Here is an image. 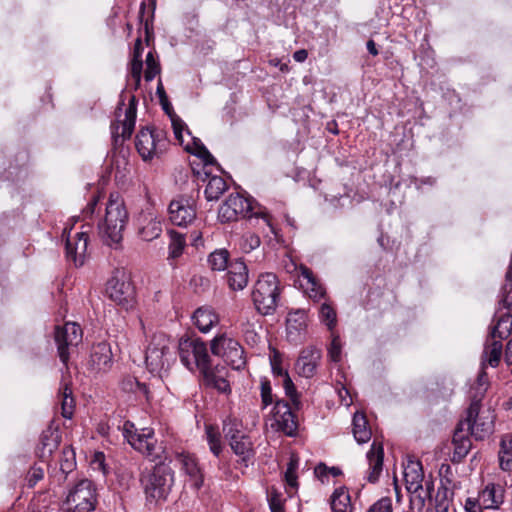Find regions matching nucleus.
I'll list each match as a JSON object with an SVG mask.
<instances>
[{"label": "nucleus", "instance_id": "nucleus-63", "mask_svg": "<svg viewBox=\"0 0 512 512\" xmlns=\"http://www.w3.org/2000/svg\"><path fill=\"white\" fill-rule=\"evenodd\" d=\"M156 93H157L158 97L160 98L163 108L165 110H168L169 104L167 103L166 93H165V90H164V87H163L161 81H159V83H158Z\"/></svg>", "mask_w": 512, "mask_h": 512}, {"label": "nucleus", "instance_id": "nucleus-60", "mask_svg": "<svg viewBox=\"0 0 512 512\" xmlns=\"http://www.w3.org/2000/svg\"><path fill=\"white\" fill-rule=\"evenodd\" d=\"M314 474L322 483H325L328 481V478H329L328 467L324 463H320L315 467Z\"/></svg>", "mask_w": 512, "mask_h": 512}, {"label": "nucleus", "instance_id": "nucleus-30", "mask_svg": "<svg viewBox=\"0 0 512 512\" xmlns=\"http://www.w3.org/2000/svg\"><path fill=\"white\" fill-rule=\"evenodd\" d=\"M479 499L486 509H496L504 499L503 489L499 485L488 484L480 493Z\"/></svg>", "mask_w": 512, "mask_h": 512}, {"label": "nucleus", "instance_id": "nucleus-14", "mask_svg": "<svg viewBox=\"0 0 512 512\" xmlns=\"http://www.w3.org/2000/svg\"><path fill=\"white\" fill-rule=\"evenodd\" d=\"M137 113V100L131 95L128 105L123 102L118 105L116 113V121L111 125L114 136H121L123 139L129 138L135 127Z\"/></svg>", "mask_w": 512, "mask_h": 512}, {"label": "nucleus", "instance_id": "nucleus-52", "mask_svg": "<svg viewBox=\"0 0 512 512\" xmlns=\"http://www.w3.org/2000/svg\"><path fill=\"white\" fill-rule=\"evenodd\" d=\"M267 497L271 512H285L284 499L274 488L268 491Z\"/></svg>", "mask_w": 512, "mask_h": 512}, {"label": "nucleus", "instance_id": "nucleus-29", "mask_svg": "<svg viewBox=\"0 0 512 512\" xmlns=\"http://www.w3.org/2000/svg\"><path fill=\"white\" fill-rule=\"evenodd\" d=\"M58 400L61 405L62 416L66 419H71L74 414L75 400L70 387V381L66 378H63L60 384Z\"/></svg>", "mask_w": 512, "mask_h": 512}, {"label": "nucleus", "instance_id": "nucleus-45", "mask_svg": "<svg viewBox=\"0 0 512 512\" xmlns=\"http://www.w3.org/2000/svg\"><path fill=\"white\" fill-rule=\"evenodd\" d=\"M269 361L274 376L283 377L288 374L283 367L282 354L277 349L270 347Z\"/></svg>", "mask_w": 512, "mask_h": 512}, {"label": "nucleus", "instance_id": "nucleus-62", "mask_svg": "<svg viewBox=\"0 0 512 512\" xmlns=\"http://www.w3.org/2000/svg\"><path fill=\"white\" fill-rule=\"evenodd\" d=\"M242 332L245 333V337L247 341H252L253 343H256L258 341V336L256 333H254L253 330L249 329L248 323L245 324L244 322L240 323Z\"/></svg>", "mask_w": 512, "mask_h": 512}, {"label": "nucleus", "instance_id": "nucleus-34", "mask_svg": "<svg viewBox=\"0 0 512 512\" xmlns=\"http://www.w3.org/2000/svg\"><path fill=\"white\" fill-rule=\"evenodd\" d=\"M143 45L141 38H137L134 44L133 57L131 60V76L135 81V89H137L141 82L143 61H142Z\"/></svg>", "mask_w": 512, "mask_h": 512}, {"label": "nucleus", "instance_id": "nucleus-37", "mask_svg": "<svg viewBox=\"0 0 512 512\" xmlns=\"http://www.w3.org/2000/svg\"><path fill=\"white\" fill-rule=\"evenodd\" d=\"M162 232L161 222L155 218H144L139 227V236L144 241H152L160 236Z\"/></svg>", "mask_w": 512, "mask_h": 512}, {"label": "nucleus", "instance_id": "nucleus-42", "mask_svg": "<svg viewBox=\"0 0 512 512\" xmlns=\"http://www.w3.org/2000/svg\"><path fill=\"white\" fill-rule=\"evenodd\" d=\"M242 423L237 418L228 417L223 422V432L225 437L230 441L244 436L241 431Z\"/></svg>", "mask_w": 512, "mask_h": 512}, {"label": "nucleus", "instance_id": "nucleus-57", "mask_svg": "<svg viewBox=\"0 0 512 512\" xmlns=\"http://www.w3.org/2000/svg\"><path fill=\"white\" fill-rule=\"evenodd\" d=\"M44 477V470L40 466H33L27 473V483L29 487L35 486Z\"/></svg>", "mask_w": 512, "mask_h": 512}, {"label": "nucleus", "instance_id": "nucleus-43", "mask_svg": "<svg viewBox=\"0 0 512 512\" xmlns=\"http://www.w3.org/2000/svg\"><path fill=\"white\" fill-rule=\"evenodd\" d=\"M229 253L227 250H216L208 258L212 270L223 271L228 265Z\"/></svg>", "mask_w": 512, "mask_h": 512}, {"label": "nucleus", "instance_id": "nucleus-21", "mask_svg": "<svg viewBox=\"0 0 512 512\" xmlns=\"http://www.w3.org/2000/svg\"><path fill=\"white\" fill-rule=\"evenodd\" d=\"M307 335V315L304 311L290 312L286 319V336L289 342L298 344Z\"/></svg>", "mask_w": 512, "mask_h": 512}, {"label": "nucleus", "instance_id": "nucleus-26", "mask_svg": "<svg viewBox=\"0 0 512 512\" xmlns=\"http://www.w3.org/2000/svg\"><path fill=\"white\" fill-rule=\"evenodd\" d=\"M384 450L380 442L373 441L370 450L367 453V460L369 464L368 481L375 483L382 472L383 468Z\"/></svg>", "mask_w": 512, "mask_h": 512}, {"label": "nucleus", "instance_id": "nucleus-22", "mask_svg": "<svg viewBox=\"0 0 512 512\" xmlns=\"http://www.w3.org/2000/svg\"><path fill=\"white\" fill-rule=\"evenodd\" d=\"M321 360V351L315 347L303 349L295 363L296 372L305 378H311L315 375L317 367Z\"/></svg>", "mask_w": 512, "mask_h": 512}, {"label": "nucleus", "instance_id": "nucleus-40", "mask_svg": "<svg viewBox=\"0 0 512 512\" xmlns=\"http://www.w3.org/2000/svg\"><path fill=\"white\" fill-rule=\"evenodd\" d=\"M512 331V317L510 315L501 316L491 331V339L502 340L507 338Z\"/></svg>", "mask_w": 512, "mask_h": 512}, {"label": "nucleus", "instance_id": "nucleus-6", "mask_svg": "<svg viewBox=\"0 0 512 512\" xmlns=\"http://www.w3.org/2000/svg\"><path fill=\"white\" fill-rule=\"evenodd\" d=\"M174 482L172 469L165 465H156L153 470L142 479L146 498L150 502L166 500L171 492Z\"/></svg>", "mask_w": 512, "mask_h": 512}, {"label": "nucleus", "instance_id": "nucleus-23", "mask_svg": "<svg viewBox=\"0 0 512 512\" xmlns=\"http://www.w3.org/2000/svg\"><path fill=\"white\" fill-rule=\"evenodd\" d=\"M88 246V234L86 231L77 232L74 237L70 235L66 242V255L75 266H82L85 262Z\"/></svg>", "mask_w": 512, "mask_h": 512}, {"label": "nucleus", "instance_id": "nucleus-47", "mask_svg": "<svg viewBox=\"0 0 512 512\" xmlns=\"http://www.w3.org/2000/svg\"><path fill=\"white\" fill-rule=\"evenodd\" d=\"M260 238L252 232H247L238 241L239 249L244 253H250L260 246Z\"/></svg>", "mask_w": 512, "mask_h": 512}, {"label": "nucleus", "instance_id": "nucleus-8", "mask_svg": "<svg viewBox=\"0 0 512 512\" xmlns=\"http://www.w3.org/2000/svg\"><path fill=\"white\" fill-rule=\"evenodd\" d=\"M96 489L88 479H82L68 492L63 503L64 512H90L95 508Z\"/></svg>", "mask_w": 512, "mask_h": 512}, {"label": "nucleus", "instance_id": "nucleus-39", "mask_svg": "<svg viewBox=\"0 0 512 512\" xmlns=\"http://www.w3.org/2000/svg\"><path fill=\"white\" fill-rule=\"evenodd\" d=\"M499 465L503 471H512V437L502 439L499 450Z\"/></svg>", "mask_w": 512, "mask_h": 512}, {"label": "nucleus", "instance_id": "nucleus-55", "mask_svg": "<svg viewBox=\"0 0 512 512\" xmlns=\"http://www.w3.org/2000/svg\"><path fill=\"white\" fill-rule=\"evenodd\" d=\"M393 505L390 497H382L373 503L367 512H392Z\"/></svg>", "mask_w": 512, "mask_h": 512}, {"label": "nucleus", "instance_id": "nucleus-13", "mask_svg": "<svg viewBox=\"0 0 512 512\" xmlns=\"http://www.w3.org/2000/svg\"><path fill=\"white\" fill-rule=\"evenodd\" d=\"M123 435L135 450L147 456L155 455L156 439L152 428L138 430L133 423L127 421L123 426Z\"/></svg>", "mask_w": 512, "mask_h": 512}, {"label": "nucleus", "instance_id": "nucleus-50", "mask_svg": "<svg viewBox=\"0 0 512 512\" xmlns=\"http://www.w3.org/2000/svg\"><path fill=\"white\" fill-rule=\"evenodd\" d=\"M161 71L159 62L155 59L153 52L146 56V69L144 77L146 81H152Z\"/></svg>", "mask_w": 512, "mask_h": 512}, {"label": "nucleus", "instance_id": "nucleus-41", "mask_svg": "<svg viewBox=\"0 0 512 512\" xmlns=\"http://www.w3.org/2000/svg\"><path fill=\"white\" fill-rule=\"evenodd\" d=\"M227 189V184L222 177L214 176L209 179L205 188V196L207 200H217Z\"/></svg>", "mask_w": 512, "mask_h": 512}, {"label": "nucleus", "instance_id": "nucleus-18", "mask_svg": "<svg viewBox=\"0 0 512 512\" xmlns=\"http://www.w3.org/2000/svg\"><path fill=\"white\" fill-rule=\"evenodd\" d=\"M271 427L287 436H294L297 431V421L288 402L276 401L272 411Z\"/></svg>", "mask_w": 512, "mask_h": 512}, {"label": "nucleus", "instance_id": "nucleus-4", "mask_svg": "<svg viewBox=\"0 0 512 512\" xmlns=\"http://www.w3.org/2000/svg\"><path fill=\"white\" fill-rule=\"evenodd\" d=\"M404 481L407 491L411 494V502L420 509L427 500H431L434 483L425 479L422 464L419 461H409L404 467Z\"/></svg>", "mask_w": 512, "mask_h": 512}, {"label": "nucleus", "instance_id": "nucleus-46", "mask_svg": "<svg viewBox=\"0 0 512 512\" xmlns=\"http://www.w3.org/2000/svg\"><path fill=\"white\" fill-rule=\"evenodd\" d=\"M169 234L171 238L169 245V257L178 258L182 254L185 246L184 236L174 230H171Z\"/></svg>", "mask_w": 512, "mask_h": 512}, {"label": "nucleus", "instance_id": "nucleus-64", "mask_svg": "<svg viewBox=\"0 0 512 512\" xmlns=\"http://www.w3.org/2000/svg\"><path fill=\"white\" fill-rule=\"evenodd\" d=\"M466 512H483L482 507L473 499L468 498L465 503Z\"/></svg>", "mask_w": 512, "mask_h": 512}, {"label": "nucleus", "instance_id": "nucleus-27", "mask_svg": "<svg viewBox=\"0 0 512 512\" xmlns=\"http://www.w3.org/2000/svg\"><path fill=\"white\" fill-rule=\"evenodd\" d=\"M452 443L454 445L452 460L454 462H460L468 454L471 448V441L467 437L464 424H458L453 435Z\"/></svg>", "mask_w": 512, "mask_h": 512}, {"label": "nucleus", "instance_id": "nucleus-11", "mask_svg": "<svg viewBox=\"0 0 512 512\" xmlns=\"http://www.w3.org/2000/svg\"><path fill=\"white\" fill-rule=\"evenodd\" d=\"M136 149L144 161L159 157L167 148L168 141L162 130L141 129L135 142Z\"/></svg>", "mask_w": 512, "mask_h": 512}, {"label": "nucleus", "instance_id": "nucleus-36", "mask_svg": "<svg viewBox=\"0 0 512 512\" xmlns=\"http://www.w3.org/2000/svg\"><path fill=\"white\" fill-rule=\"evenodd\" d=\"M229 444L233 452L244 462L249 461L254 455L252 442L246 435L230 441Z\"/></svg>", "mask_w": 512, "mask_h": 512}, {"label": "nucleus", "instance_id": "nucleus-25", "mask_svg": "<svg viewBox=\"0 0 512 512\" xmlns=\"http://www.w3.org/2000/svg\"><path fill=\"white\" fill-rule=\"evenodd\" d=\"M298 276L300 278V285L304 289L309 298L318 301L325 295V289L321 283L314 277L312 271L306 266H299Z\"/></svg>", "mask_w": 512, "mask_h": 512}, {"label": "nucleus", "instance_id": "nucleus-5", "mask_svg": "<svg viewBox=\"0 0 512 512\" xmlns=\"http://www.w3.org/2000/svg\"><path fill=\"white\" fill-rule=\"evenodd\" d=\"M280 296L279 281L275 274H261L254 285L252 300L256 309L263 315L273 313Z\"/></svg>", "mask_w": 512, "mask_h": 512}, {"label": "nucleus", "instance_id": "nucleus-20", "mask_svg": "<svg viewBox=\"0 0 512 512\" xmlns=\"http://www.w3.org/2000/svg\"><path fill=\"white\" fill-rule=\"evenodd\" d=\"M113 364L111 347L106 342H100L92 347L88 369L97 374L111 369Z\"/></svg>", "mask_w": 512, "mask_h": 512}, {"label": "nucleus", "instance_id": "nucleus-58", "mask_svg": "<svg viewBox=\"0 0 512 512\" xmlns=\"http://www.w3.org/2000/svg\"><path fill=\"white\" fill-rule=\"evenodd\" d=\"M261 400L263 408H266L273 402L272 389L269 381H263L261 383Z\"/></svg>", "mask_w": 512, "mask_h": 512}, {"label": "nucleus", "instance_id": "nucleus-61", "mask_svg": "<svg viewBox=\"0 0 512 512\" xmlns=\"http://www.w3.org/2000/svg\"><path fill=\"white\" fill-rule=\"evenodd\" d=\"M105 456L102 452H96L94 454L92 465L94 466V469L102 470L105 473Z\"/></svg>", "mask_w": 512, "mask_h": 512}, {"label": "nucleus", "instance_id": "nucleus-48", "mask_svg": "<svg viewBox=\"0 0 512 512\" xmlns=\"http://www.w3.org/2000/svg\"><path fill=\"white\" fill-rule=\"evenodd\" d=\"M320 320L328 327L329 330H333L337 323L336 311L327 303H323L319 311Z\"/></svg>", "mask_w": 512, "mask_h": 512}, {"label": "nucleus", "instance_id": "nucleus-53", "mask_svg": "<svg viewBox=\"0 0 512 512\" xmlns=\"http://www.w3.org/2000/svg\"><path fill=\"white\" fill-rule=\"evenodd\" d=\"M297 468H298V459L295 457H291L290 462L287 467V470L285 472V480H286V483L292 488H296L298 485L297 476H296Z\"/></svg>", "mask_w": 512, "mask_h": 512}, {"label": "nucleus", "instance_id": "nucleus-17", "mask_svg": "<svg viewBox=\"0 0 512 512\" xmlns=\"http://www.w3.org/2000/svg\"><path fill=\"white\" fill-rule=\"evenodd\" d=\"M168 212L172 224L186 227L196 220L195 200L192 197L179 196L171 201Z\"/></svg>", "mask_w": 512, "mask_h": 512}, {"label": "nucleus", "instance_id": "nucleus-2", "mask_svg": "<svg viewBox=\"0 0 512 512\" xmlns=\"http://www.w3.org/2000/svg\"><path fill=\"white\" fill-rule=\"evenodd\" d=\"M495 414L490 406H482L480 398L473 399L467 409L466 418L459 422L465 431L476 440L488 437L494 429Z\"/></svg>", "mask_w": 512, "mask_h": 512}, {"label": "nucleus", "instance_id": "nucleus-54", "mask_svg": "<svg viewBox=\"0 0 512 512\" xmlns=\"http://www.w3.org/2000/svg\"><path fill=\"white\" fill-rule=\"evenodd\" d=\"M448 490L446 488L438 489L436 494V504L435 511L436 512H448L450 501L447 497Z\"/></svg>", "mask_w": 512, "mask_h": 512}, {"label": "nucleus", "instance_id": "nucleus-24", "mask_svg": "<svg viewBox=\"0 0 512 512\" xmlns=\"http://www.w3.org/2000/svg\"><path fill=\"white\" fill-rule=\"evenodd\" d=\"M200 372L203 376V382L207 387L214 388L221 393L230 392V384L227 380L228 372L224 366L212 368L209 363L205 369H201Z\"/></svg>", "mask_w": 512, "mask_h": 512}, {"label": "nucleus", "instance_id": "nucleus-16", "mask_svg": "<svg viewBox=\"0 0 512 512\" xmlns=\"http://www.w3.org/2000/svg\"><path fill=\"white\" fill-rule=\"evenodd\" d=\"M55 341L61 361L66 364L69 359V348L77 346L82 341V330L75 322H67L63 327H57Z\"/></svg>", "mask_w": 512, "mask_h": 512}, {"label": "nucleus", "instance_id": "nucleus-19", "mask_svg": "<svg viewBox=\"0 0 512 512\" xmlns=\"http://www.w3.org/2000/svg\"><path fill=\"white\" fill-rule=\"evenodd\" d=\"M176 460L186 476V482L192 488L200 489L204 482V474L197 459L193 455L183 452L177 455Z\"/></svg>", "mask_w": 512, "mask_h": 512}, {"label": "nucleus", "instance_id": "nucleus-44", "mask_svg": "<svg viewBox=\"0 0 512 512\" xmlns=\"http://www.w3.org/2000/svg\"><path fill=\"white\" fill-rule=\"evenodd\" d=\"M59 463L63 473L68 474L73 471L76 466V459L75 452L71 447L66 446L63 448Z\"/></svg>", "mask_w": 512, "mask_h": 512}, {"label": "nucleus", "instance_id": "nucleus-3", "mask_svg": "<svg viewBox=\"0 0 512 512\" xmlns=\"http://www.w3.org/2000/svg\"><path fill=\"white\" fill-rule=\"evenodd\" d=\"M173 348L170 338L165 334H156L152 337L145 357L150 372L161 378L167 374L171 364L175 361Z\"/></svg>", "mask_w": 512, "mask_h": 512}, {"label": "nucleus", "instance_id": "nucleus-59", "mask_svg": "<svg viewBox=\"0 0 512 512\" xmlns=\"http://www.w3.org/2000/svg\"><path fill=\"white\" fill-rule=\"evenodd\" d=\"M487 385H488L487 374L484 371V366H482V370L479 373L477 381H476L475 389L477 390V394L482 396L487 389Z\"/></svg>", "mask_w": 512, "mask_h": 512}, {"label": "nucleus", "instance_id": "nucleus-51", "mask_svg": "<svg viewBox=\"0 0 512 512\" xmlns=\"http://www.w3.org/2000/svg\"><path fill=\"white\" fill-rule=\"evenodd\" d=\"M281 378H282V385H283L286 395L291 399L293 405L296 408H299V405H300L299 396H298L295 385L292 382L289 374H287Z\"/></svg>", "mask_w": 512, "mask_h": 512}, {"label": "nucleus", "instance_id": "nucleus-12", "mask_svg": "<svg viewBox=\"0 0 512 512\" xmlns=\"http://www.w3.org/2000/svg\"><path fill=\"white\" fill-rule=\"evenodd\" d=\"M169 116L172 123L175 139L179 142V144L182 145L187 152L201 158L205 164H212L214 162V157L198 138L191 136V133L187 129V126L183 120L175 114Z\"/></svg>", "mask_w": 512, "mask_h": 512}, {"label": "nucleus", "instance_id": "nucleus-31", "mask_svg": "<svg viewBox=\"0 0 512 512\" xmlns=\"http://www.w3.org/2000/svg\"><path fill=\"white\" fill-rule=\"evenodd\" d=\"M196 327L203 333H207L219 321L217 314L209 307H200L193 314Z\"/></svg>", "mask_w": 512, "mask_h": 512}, {"label": "nucleus", "instance_id": "nucleus-9", "mask_svg": "<svg viewBox=\"0 0 512 512\" xmlns=\"http://www.w3.org/2000/svg\"><path fill=\"white\" fill-rule=\"evenodd\" d=\"M210 349L213 355L222 358L235 370L242 369L246 364L243 347L227 333L215 336L211 340Z\"/></svg>", "mask_w": 512, "mask_h": 512}, {"label": "nucleus", "instance_id": "nucleus-33", "mask_svg": "<svg viewBox=\"0 0 512 512\" xmlns=\"http://www.w3.org/2000/svg\"><path fill=\"white\" fill-rule=\"evenodd\" d=\"M60 442L59 432L55 429H47L42 433L40 442V457L48 459L52 453L58 448Z\"/></svg>", "mask_w": 512, "mask_h": 512}, {"label": "nucleus", "instance_id": "nucleus-28", "mask_svg": "<svg viewBox=\"0 0 512 512\" xmlns=\"http://www.w3.org/2000/svg\"><path fill=\"white\" fill-rule=\"evenodd\" d=\"M228 284L233 290H242L248 284L247 266L242 261L232 263L228 271Z\"/></svg>", "mask_w": 512, "mask_h": 512}, {"label": "nucleus", "instance_id": "nucleus-38", "mask_svg": "<svg viewBox=\"0 0 512 512\" xmlns=\"http://www.w3.org/2000/svg\"><path fill=\"white\" fill-rule=\"evenodd\" d=\"M502 355V343L500 340H493L491 343L486 344L482 356V366L489 364L491 367H496Z\"/></svg>", "mask_w": 512, "mask_h": 512}, {"label": "nucleus", "instance_id": "nucleus-56", "mask_svg": "<svg viewBox=\"0 0 512 512\" xmlns=\"http://www.w3.org/2000/svg\"><path fill=\"white\" fill-rule=\"evenodd\" d=\"M341 342L338 335H333L331 344L328 348V356L331 361L339 362L341 360Z\"/></svg>", "mask_w": 512, "mask_h": 512}, {"label": "nucleus", "instance_id": "nucleus-7", "mask_svg": "<svg viewBox=\"0 0 512 512\" xmlns=\"http://www.w3.org/2000/svg\"><path fill=\"white\" fill-rule=\"evenodd\" d=\"M261 217L271 226L270 216L265 211L253 212L252 203L248 198L239 193H232L218 210V218L222 222L236 221L239 217Z\"/></svg>", "mask_w": 512, "mask_h": 512}, {"label": "nucleus", "instance_id": "nucleus-32", "mask_svg": "<svg viewBox=\"0 0 512 512\" xmlns=\"http://www.w3.org/2000/svg\"><path fill=\"white\" fill-rule=\"evenodd\" d=\"M332 512H353V505L348 490L345 487L335 489L330 498Z\"/></svg>", "mask_w": 512, "mask_h": 512}, {"label": "nucleus", "instance_id": "nucleus-49", "mask_svg": "<svg viewBox=\"0 0 512 512\" xmlns=\"http://www.w3.org/2000/svg\"><path fill=\"white\" fill-rule=\"evenodd\" d=\"M206 437L210 451L215 456H219L222 451V445L218 431L212 426H206Z\"/></svg>", "mask_w": 512, "mask_h": 512}, {"label": "nucleus", "instance_id": "nucleus-1", "mask_svg": "<svg viewBox=\"0 0 512 512\" xmlns=\"http://www.w3.org/2000/svg\"><path fill=\"white\" fill-rule=\"evenodd\" d=\"M128 217L122 197L118 193H111L106 205L104 221L100 226L108 245H118L122 241Z\"/></svg>", "mask_w": 512, "mask_h": 512}, {"label": "nucleus", "instance_id": "nucleus-15", "mask_svg": "<svg viewBox=\"0 0 512 512\" xmlns=\"http://www.w3.org/2000/svg\"><path fill=\"white\" fill-rule=\"evenodd\" d=\"M108 297L117 305L129 309L134 303V288L124 273L111 277L106 285Z\"/></svg>", "mask_w": 512, "mask_h": 512}, {"label": "nucleus", "instance_id": "nucleus-35", "mask_svg": "<svg viewBox=\"0 0 512 512\" xmlns=\"http://www.w3.org/2000/svg\"><path fill=\"white\" fill-rule=\"evenodd\" d=\"M353 435L358 443H366L370 440L372 433L364 414L355 413L353 417Z\"/></svg>", "mask_w": 512, "mask_h": 512}, {"label": "nucleus", "instance_id": "nucleus-10", "mask_svg": "<svg viewBox=\"0 0 512 512\" xmlns=\"http://www.w3.org/2000/svg\"><path fill=\"white\" fill-rule=\"evenodd\" d=\"M180 360L189 370L205 369L210 363L207 346L203 340L197 337H183L178 343Z\"/></svg>", "mask_w": 512, "mask_h": 512}]
</instances>
